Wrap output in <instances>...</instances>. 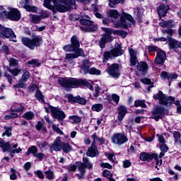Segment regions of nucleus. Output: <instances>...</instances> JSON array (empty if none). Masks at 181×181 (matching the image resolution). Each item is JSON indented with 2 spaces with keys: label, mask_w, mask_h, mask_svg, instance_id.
I'll return each mask as SVG.
<instances>
[{
  "label": "nucleus",
  "mask_w": 181,
  "mask_h": 181,
  "mask_svg": "<svg viewBox=\"0 0 181 181\" xmlns=\"http://www.w3.org/2000/svg\"><path fill=\"white\" fill-rule=\"evenodd\" d=\"M107 100L109 103L114 101V103L118 104L119 103V96L115 93H113L110 96H107Z\"/></svg>",
  "instance_id": "nucleus-31"
},
{
  "label": "nucleus",
  "mask_w": 181,
  "mask_h": 181,
  "mask_svg": "<svg viewBox=\"0 0 181 181\" xmlns=\"http://www.w3.org/2000/svg\"><path fill=\"white\" fill-rule=\"evenodd\" d=\"M35 98L40 103H45V99L43 98V95L42 94V92H40V90H37V91L35 93Z\"/></svg>",
  "instance_id": "nucleus-43"
},
{
  "label": "nucleus",
  "mask_w": 181,
  "mask_h": 181,
  "mask_svg": "<svg viewBox=\"0 0 181 181\" xmlns=\"http://www.w3.org/2000/svg\"><path fill=\"white\" fill-rule=\"evenodd\" d=\"M91 8H92V9H93V12H94L96 18H98V19H102L103 15H101V13H98V9H100V6L97 4H92Z\"/></svg>",
  "instance_id": "nucleus-32"
},
{
  "label": "nucleus",
  "mask_w": 181,
  "mask_h": 181,
  "mask_svg": "<svg viewBox=\"0 0 181 181\" xmlns=\"http://www.w3.org/2000/svg\"><path fill=\"white\" fill-rule=\"evenodd\" d=\"M129 52L130 55V64L131 66H136V63H138V58L136 57V51L134 50V49H129Z\"/></svg>",
  "instance_id": "nucleus-21"
},
{
  "label": "nucleus",
  "mask_w": 181,
  "mask_h": 181,
  "mask_svg": "<svg viewBox=\"0 0 181 181\" xmlns=\"http://www.w3.org/2000/svg\"><path fill=\"white\" fill-rule=\"evenodd\" d=\"M81 25H83L82 26H86V28H88V26L93 25V21L86 19V18H82L80 21Z\"/></svg>",
  "instance_id": "nucleus-39"
},
{
  "label": "nucleus",
  "mask_w": 181,
  "mask_h": 181,
  "mask_svg": "<svg viewBox=\"0 0 181 181\" xmlns=\"http://www.w3.org/2000/svg\"><path fill=\"white\" fill-rule=\"evenodd\" d=\"M60 86L64 88H76L78 86H86L90 90H93V85L84 79H76L75 78H60L58 80Z\"/></svg>",
  "instance_id": "nucleus-3"
},
{
  "label": "nucleus",
  "mask_w": 181,
  "mask_h": 181,
  "mask_svg": "<svg viewBox=\"0 0 181 181\" xmlns=\"http://www.w3.org/2000/svg\"><path fill=\"white\" fill-rule=\"evenodd\" d=\"M89 73L90 74H95L96 76H100L101 74V71L95 68H91L90 69H89Z\"/></svg>",
  "instance_id": "nucleus-51"
},
{
  "label": "nucleus",
  "mask_w": 181,
  "mask_h": 181,
  "mask_svg": "<svg viewBox=\"0 0 181 181\" xmlns=\"http://www.w3.org/2000/svg\"><path fill=\"white\" fill-rule=\"evenodd\" d=\"M36 145L37 146H39L40 149H45V148H47V146H49V143L45 141H37Z\"/></svg>",
  "instance_id": "nucleus-44"
},
{
  "label": "nucleus",
  "mask_w": 181,
  "mask_h": 181,
  "mask_svg": "<svg viewBox=\"0 0 181 181\" xmlns=\"http://www.w3.org/2000/svg\"><path fill=\"white\" fill-rule=\"evenodd\" d=\"M78 98V96L74 97L71 95H69L68 96V101H69V103H77Z\"/></svg>",
  "instance_id": "nucleus-62"
},
{
  "label": "nucleus",
  "mask_w": 181,
  "mask_h": 181,
  "mask_svg": "<svg viewBox=\"0 0 181 181\" xmlns=\"http://www.w3.org/2000/svg\"><path fill=\"white\" fill-rule=\"evenodd\" d=\"M62 149L65 153H69V152H71L73 148L69 143L63 142Z\"/></svg>",
  "instance_id": "nucleus-35"
},
{
  "label": "nucleus",
  "mask_w": 181,
  "mask_h": 181,
  "mask_svg": "<svg viewBox=\"0 0 181 181\" xmlns=\"http://www.w3.org/2000/svg\"><path fill=\"white\" fill-rule=\"evenodd\" d=\"M22 42L24 46H26L31 50H34L36 46H39L42 43V37L39 35H32V39L28 37L22 38Z\"/></svg>",
  "instance_id": "nucleus-8"
},
{
  "label": "nucleus",
  "mask_w": 181,
  "mask_h": 181,
  "mask_svg": "<svg viewBox=\"0 0 181 181\" xmlns=\"http://www.w3.org/2000/svg\"><path fill=\"white\" fill-rule=\"evenodd\" d=\"M101 168L106 169H112V165L108 163H102L100 164Z\"/></svg>",
  "instance_id": "nucleus-63"
},
{
  "label": "nucleus",
  "mask_w": 181,
  "mask_h": 181,
  "mask_svg": "<svg viewBox=\"0 0 181 181\" xmlns=\"http://www.w3.org/2000/svg\"><path fill=\"white\" fill-rule=\"evenodd\" d=\"M165 60H166V53L162 50L158 51L155 63H156V64H162V63H165Z\"/></svg>",
  "instance_id": "nucleus-20"
},
{
  "label": "nucleus",
  "mask_w": 181,
  "mask_h": 181,
  "mask_svg": "<svg viewBox=\"0 0 181 181\" xmlns=\"http://www.w3.org/2000/svg\"><path fill=\"white\" fill-rule=\"evenodd\" d=\"M177 78V75L176 74H169L168 76V81H173Z\"/></svg>",
  "instance_id": "nucleus-58"
},
{
  "label": "nucleus",
  "mask_w": 181,
  "mask_h": 181,
  "mask_svg": "<svg viewBox=\"0 0 181 181\" xmlns=\"http://www.w3.org/2000/svg\"><path fill=\"white\" fill-rule=\"evenodd\" d=\"M11 174L10 175L11 180H16L18 179V176L16 175V170L15 169H11Z\"/></svg>",
  "instance_id": "nucleus-50"
},
{
  "label": "nucleus",
  "mask_w": 181,
  "mask_h": 181,
  "mask_svg": "<svg viewBox=\"0 0 181 181\" xmlns=\"http://www.w3.org/2000/svg\"><path fill=\"white\" fill-rule=\"evenodd\" d=\"M117 112H118V119L119 121H122L124 119V117L125 115H127V112H128V109L127 107L124 105H120L117 108Z\"/></svg>",
  "instance_id": "nucleus-22"
},
{
  "label": "nucleus",
  "mask_w": 181,
  "mask_h": 181,
  "mask_svg": "<svg viewBox=\"0 0 181 181\" xmlns=\"http://www.w3.org/2000/svg\"><path fill=\"white\" fill-rule=\"evenodd\" d=\"M20 5L28 12H37V8L30 6V0H22L20 1Z\"/></svg>",
  "instance_id": "nucleus-18"
},
{
  "label": "nucleus",
  "mask_w": 181,
  "mask_h": 181,
  "mask_svg": "<svg viewBox=\"0 0 181 181\" xmlns=\"http://www.w3.org/2000/svg\"><path fill=\"white\" fill-rule=\"evenodd\" d=\"M169 48L170 50H174V52H178L177 48L179 47V41L173 39L169 40L168 42Z\"/></svg>",
  "instance_id": "nucleus-25"
},
{
  "label": "nucleus",
  "mask_w": 181,
  "mask_h": 181,
  "mask_svg": "<svg viewBox=\"0 0 181 181\" xmlns=\"http://www.w3.org/2000/svg\"><path fill=\"white\" fill-rule=\"evenodd\" d=\"M98 155L99 153L98 149H97V146L91 144V147H90L86 152V156H90V158H95V156H98Z\"/></svg>",
  "instance_id": "nucleus-24"
},
{
  "label": "nucleus",
  "mask_w": 181,
  "mask_h": 181,
  "mask_svg": "<svg viewBox=\"0 0 181 181\" xmlns=\"http://www.w3.org/2000/svg\"><path fill=\"white\" fill-rule=\"evenodd\" d=\"M140 160L143 162H151L153 159H156L157 154L156 153H141L140 154Z\"/></svg>",
  "instance_id": "nucleus-19"
},
{
  "label": "nucleus",
  "mask_w": 181,
  "mask_h": 181,
  "mask_svg": "<svg viewBox=\"0 0 181 181\" xmlns=\"http://www.w3.org/2000/svg\"><path fill=\"white\" fill-rule=\"evenodd\" d=\"M5 132H4L2 134V136H5V135H6V136L9 137L12 135V127H5Z\"/></svg>",
  "instance_id": "nucleus-46"
},
{
  "label": "nucleus",
  "mask_w": 181,
  "mask_h": 181,
  "mask_svg": "<svg viewBox=\"0 0 181 181\" xmlns=\"http://www.w3.org/2000/svg\"><path fill=\"white\" fill-rule=\"evenodd\" d=\"M44 6L47 9H55L58 12H67L70 9L69 0H45Z\"/></svg>",
  "instance_id": "nucleus-4"
},
{
  "label": "nucleus",
  "mask_w": 181,
  "mask_h": 181,
  "mask_svg": "<svg viewBox=\"0 0 181 181\" xmlns=\"http://www.w3.org/2000/svg\"><path fill=\"white\" fill-rule=\"evenodd\" d=\"M29 77H30V73L28 71H24L21 78L23 80V81H28Z\"/></svg>",
  "instance_id": "nucleus-47"
},
{
  "label": "nucleus",
  "mask_w": 181,
  "mask_h": 181,
  "mask_svg": "<svg viewBox=\"0 0 181 181\" xmlns=\"http://www.w3.org/2000/svg\"><path fill=\"white\" fill-rule=\"evenodd\" d=\"M106 156L110 160V162H112V163H115V155L109 153L106 155Z\"/></svg>",
  "instance_id": "nucleus-54"
},
{
  "label": "nucleus",
  "mask_w": 181,
  "mask_h": 181,
  "mask_svg": "<svg viewBox=\"0 0 181 181\" xmlns=\"http://www.w3.org/2000/svg\"><path fill=\"white\" fill-rule=\"evenodd\" d=\"M45 175L47 179L48 180H54V173L52 170H47V171H45Z\"/></svg>",
  "instance_id": "nucleus-36"
},
{
  "label": "nucleus",
  "mask_w": 181,
  "mask_h": 181,
  "mask_svg": "<svg viewBox=\"0 0 181 181\" xmlns=\"http://www.w3.org/2000/svg\"><path fill=\"white\" fill-rule=\"evenodd\" d=\"M104 106L101 103H96L92 105L91 110L92 111H95L96 112H100L103 111Z\"/></svg>",
  "instance_id": "nucleus-34"
},
{
  "label": "nucleus",
  "mask_w": 181,
  "mask_h": 181,
  "mask_svg": "<svg viewBox=\"0 0 181 181\" xmlns=\"http://www.w3.org/2000/svg\"><path fill=\"white\" fill-rule=\"evenodd\" d=\"M166 112V109L162 106H158L153 111V118L156 121H159L162 118V115Z\"/></svg>",
  "instance_id": "nucleus-16"
},
{
  "label": "nucleus",
  "mask_w": 181,
  "mask_h": 181,
  "mask_svg": "<svg viewBox=\"0 0 181 181\" xmlns=\"http://www.w3.org/2000/svg\"><path fill=\"white\" fill-rule=\"evenodd\" d=\"M76 103H78V104H81L82 105H86V104H87V100L86 98H80V96H78Z\"/></svg>",
  "instance_id": "nucleus-56"
},
{
  "label": "nucleus",
  "mask_w": 181,
  "mask_h": 181,
  "mask_svg": "<svg viewBox=\"0 0 181 181\" xmlns=\"http://www.w3.org/2000/svg\"><path fill=\"white\" fill-rule=\"evenodd\" d=\"M154 100H159V103L162 105H165L166 107H170L173 103L175 105H180V101L175 100V98L171 96H166L162 91L159 90L158 93L153 95Z\"/></svg>",
  "instance_id": "nucleus-6"
},
{
  "label": "nucleus",
  "mask_w": 181,
  "mask_h": 181,
  "mask_svg": "<svg viewBox=\"0 0 181 181\" xmlns=\"http://www.w3.org/2000/svg\"><path fill=\"white\" fill-rule=\"evenodd\" d=\"M35 175L37 176L40 179H45V175H43V173L40 170H37L34 172Z\"/></svg>",
  "instance_id": "nucleus-64"
},
{
  "label": "nucleus",
  "mask_w": 181,
  "mask_h": 181,
  "mask_svg": "<svg viewBox=\"0 0 181 181\" xmlns=\"http://www.w3.org/2000/svg\"><path fill=\"white\" fill-rule=\"evenodd\" d=\"M9 13L6 11V9H5L4 7L0 6V19H6V18H8L11 21H19L21 19V11L16 8H8Z\"/></svg>",
  "instance_id": "nucleus-5"
},
{
  "label": "nucleus",
  "mask_w": 181,
  "mask_h": 181,
  "mask_svg": "<svg viewBox=\"0 0 181 181\" xmlns=\"http://www.w3.org/2000/svg\"><path fill=\"white\" fill-rule=\"evenodd\" d=\"M46 112H51L53 118H56L59 122L63 121L66 118V113L63 110H59L57 107L53 106H48L45 107Z\"/></svg>",
  "instance_id": "nucleus-10"
},
{
  "label": "nucleus",
  "mask_w": 181,
  "mask_h": 181,
  "mask_svg": "<svg viewBox=\"0 0 181 181\" xmlns=\"http://www.w3.org/2000/svg\"><path fill=\"white\" fill-rule=\"evenodd\" d=\"M136 69L141 74H146L148 69V64L145 62H140L138 63Z\"/></svg>",
  "instance_id": "nucleus-23"
},
{
  "label": "nucleus",
  "mask_w": 181,
  "mask_h": 181,
  "mask_svg": "<svg viewBox=\"0 0 181 181\" xmlns=\"http://www.w3.org/2000/svg\"><path fill=\"white\" fill-rule=\"evenodd\" d=\"M0 37L9 39L11 42H16V35L11 28H5L0 24Z\"/></svg>",
  "instance_id": "nucleus-11"
},
{
  "label": "nucleus",
  "mask_w": 181,
  "mask_h": 181,
  "mask_svg": "<svg viewBox=\"0 0 181 181\" xmlns=\"http://www.w3.org/2000/svg\"><path fill=\"white\" fill-rule=\"evenodd\" d=\"M45 156V153H37L34 155V158H37L39 160H43Z\"/></svg>",
  "instance_id": "nucleus-59"
},
{
  "label": "nucleus",
  "mask_w": 181,
  "mask_h": 181,
  "mask_svg": "<svg viewBox=\"0 0 181 181\" xmlns=\"http://www.w3.org/2000/svg\"><path fill=\"white\" fill-rule=\"evenodd\" d=\"M8 71L15 77H16V76H18L20 73H21V69H18V68H15V69H9Z\"/></svg>",
  "instance_id": "nucleus-49"
},
{
  "label": "nucleus",
  "mask_w": 181,
  "mask_h": 181,
  "mask_svg": "<svg viewBox=\"0 0 181 181\" xmlns=\"http://www.w3.org/2000/svg\"><path fill=\"white\" fill-rule=\"evenodd\" d=\"M91 137L93 139L92 145L93 146H95V142H99L101 145L105 144V139L103 137H98V136H97V133H94Z\"/></svg>",
  "instance_id": "nucleus-27"
},
{
  "label": "nucleus",
  "mask_w": 181,
  "mask_h": 181,
  "mask_svg": "<svg viewBox=\"0 0 181 181\" xmlns=\"http://www.w3.org/2000/svg\"><path fill=\"white\" fill-rule=\"evenodd\" d=\"M130 23H133V25H135V20H134V18H132V16L123 13L121 18L120 22L119 25H115V28H129L131 26Z\"/></svg>",
  "instance_id": "nucleus-9"
},
{
  "label": "nucleus",
  "mask_w": 181,
  "mask_h": 181,
  "mask_svg": "<svg viewBox=\"0 0 181 181\" xmlns=\"http://www.w3.org/2000/svg\"><path fill=\"white\" fill-rule=\"evenodd\" d=\"M121 2V0H109V6L110 8H114V6L118 5Z\"/></svg>",
  "instance_id": "nucleus-52"
},
{
  "label": "nucleus",
  "mask_w": 181,
  "mask_h": 181,
  "mask_svg": "<svg viewBox=\"0 0 181 181\" xmlns=\"http://www.w3.org/2000/svg\"><path fill=\"white\" fill-rule=\"evenodd\" d=\"M134 107H141V108H146V104L144 100H138L134 101Z\"/></svg>",
  "instance_id": "nucleus-42"
},
{
  "label": "nucleus",
  "mask_w": 181,
  "mask_h": 181,
  "mask_svg": "<svg viewBox=\"0 0 181 181\" xmlns=\"http://www.w3.org/2000/svg\"><path fill=\"white\" fill-rule=\"evenodd\" d=\"M31 21L33 22V23H39V22H40V16L33 15L31 17Z\"/></svg>",
  "instance_id": "nucleus-57"
},
{
  "label": "nucleus",
  "mask_w": 181,
  "mask_h": 181,
  "mask_svg": "<svg viewBox=\"0 0 181 181\" xmlns=\"http://www.w3.org/2000/svg\"><path fill=\"white\" fill-rule=\"evenodd\" d=\"M11 110L15 112H23V106L19 103H14L11 107Z\"/></svg>",
  "instance_id": "nucleus-30"
},
{
  "label": "nucleus",
  "mask_w": 181,
  "mask_h": 181,
  "mask_svg": "<svg viewBox=\"0 0 181 181\" xmlns=\"http://www.w3.org/2000/svg\"><path fill=\"white\" fill-rule=\"evenodd\" d=\"M62 145H63V143H62L61 137L58 136L54 141L53 144H51L49 145V148L50 149H52V151H55V152H59V151H62Z\"/></svg>",
  "instance_id": "nucleus-17"
},
{
  "label": "nucleus",
  "mask_w": 181,
  "mask_h": 181,
  "mask_svg": "<svg viewBox=\"0 0 181 181\" xmlns=\"http://www.w3.org/2000/svg\"><path fill=\"white\" fill-rule=\"evenodd\" d=\"M71 45H68L64 47V50L65 52H74V53H69L66 54L65 60L69 63H71L74 59H77V57H80V56H83L84 52L83 49H80V42H78V38L76 35H73L71 38Z\"/></svg>",
  "instance_id": "nucleus-1"
},
{
  "label": "nucleus",
  "mask_w": 181,
  "mask_h": 181,
  "mask_svg": "<svg viewBox=\"0 0 181 181\" xmlns=\"http://www.w3.org/2000/svg\"><path fill=\"white\" fill-rule=\"evenodd\" d=\"M128 141V137H127L122 133H116L113 134L112 136V142L115 145H117L118 146H121V145H124V144H127Z\"/></svg>",
  "instance_id": "nucleus-13"
},
{
  "label": "nucleus",
  "mask_w": 181,
  "mask_h": 181,
  "mask_svg": "<svg viewBox=\"0 0 181 181\" xmlns=\"http://www.w3.org/2000/svg\"><path fill=\"white\" fill-rule=\"evenodd\" d=\"M107 71L114 78H118L120 76L119 65L118 64H113L107 68Z\"/></svg>",
  "instance_id": "nucleus-15"
},
{
  "label": "nucleus",
  "mask_w": 181,
  "mask_h": 181,
  "mask_svg": "<svg viewBox=\"0 0 181 181\" xmlns=\"http://www.w3.org/2000/svg\"><path fill=\"white\" fill-rule=\"evenodd\" d=\"M160 26H161V28H172V26H173V21H172V20L168 21H163L160 23Z\"/></svg>",
  "instance_id": "nucleus-37"
},
{
  "label": "nucleus",
  "mask_w": 181,
  "mask_h": 181,
  "mask_svg": "<svg viewBox=\"0 0 181 181\" xmlns=\"http://www.w3.org/2000/svg\"><path fill=\"white\" fill-rule=\"evenodd\" d=\"M103 176L104 177H107V179L110 178V177H112V173H111V172H110V170H105L103 172Z\"/></svg>",
  "instance_id": "nucleus-55"
},
{
  "label": "nucleus",
  "mask_w": 181,
  "mask_h": 181,
  "mask_svg": "<svg viewBox=\"0 0 181 181\" xmlns=\"http://www.w3.org/2000/svg\"><path fill=\"white\" fill-rule=\"evenodd\" d=\"M122 54H124V50L122 49V47L119 43H116L115 45L114 49L104 53L103 62L105 63H107L108 59H112V57H118V56H122Z\"/></svg>",
  "instance_id": "nucleus-7"
},
{
  "label": "nucleus",
  "mask_w": 181,
  "mask_h": 181,
  "mask_svg": "<svg viewBox=\"0 0 181 181\" xmlns=\"http://www.w3.org/2000/svg\"><path fill=\"white\" fill-rule=\"evenodd\" d=\"M37 151H38L37 147H36V146H32L28 148V151H26L25 155H27V156H29V155L32 153L33 156H35Z\"/></svg>",
  "instance_id": "nucleus-33"
},
{
  "label": "nucleus",
  "mask_w": 181,
  "mask_h": 181,
  "mask_svg": "<svg viewBox=\"0 0 181 181\" xmlns=\"http://www.w3.org/2000/svg\"><path fill=\"white\" fill-rule=\"evenodd\" d=\"M100 90H101V88H100V86L95 87V91L93 93V97H95V98L99 97Z\"/></svg>",
  "instance_id": "nucleus-60"
},
{
  "label": "nucleus",
  "mask_w": 181,
  "mask_h": 181,
  "mask_svg": "<svg viewBox=\"0 0 181 181\" xmlns=\"http://www.w3.org/2000/svg\"><path fill=\"white\" fill-rule=\"evenodd\" d=\"M157 11L159 16L163 17L165 15H166L168 11H169V6L161 5L157 8Z\"/></svg>",
  "instance_id": "nucleus-28"
},
{
  "label": "nucleus",
  "mask_w": 181,
  "mask_h": 181,
  "mask_svg": "<svg viewBox=\"0 0 181 181\" xmlns=\"http://www.w3.org/2000/svg\"><path fill=\"white\" fill-rule=\"evenodd\" d=\"M69 120L71 124H80L81 122V117L77 115H72L69 117Z\"/></svg>",
  "instance_id": "nucleus-29"
},
{
  "label": "nucleus",
  "mask_w": 181,
  "mask_h": 181,
  "mask_svg": "<svg viewBox=\"0 0 181 181\" xmlns=\"http://www.w3.org/2000/svg\"><path fill=\"white\" fill-rule=\"evenodd\" d=\"M109 16L114 19H117L118 16H119V13H118V11L117 10L112 9L109 11Z\"/></svg>",
  "instance_id": "nucleus-41"
},
{
  "label": "nucleus",
  "mask_w": 181,
  "mask_h": 181,
  "mask_svg": "<svg viewBox=\"0 0 181 181\" xmlns=\"http://www.w3.org/2000/svg\"><path fill=\"white\" fill-rule=\"evenodd\" d=\"M81 30L83 32H95L97 29H98V26L95 24H92L90 25H88V27L86 26H81L80 27Z\"/></svg>",
  "instance_id": "nucleus-26"
},
{
  "label": "nucleus",
  "mask_w": 181,
  "mask_h": 181,
  "mask_svg": "<svg viewBox=\"0 0 181 181\" xmlns=\"http://www.w3.org/2000/svg\"><path fill=\"white\" fill-rule=\"evenodd\" d=\"M26 86V81H23L21 78L18 80V84L14 86V88H25Z\"/></svg>",
  "instance_id": "nucleus-38"
},
{
  "label": "nucleus",
  "mask_w": 181,
  "mask_h": 181,
  "mask_svg": "<svg viewBox=\"0 0 181 181\" xmlns=\"http://www.w3.org/2000/svg\"><path fill=\"white\" fill-rule=\"evenodd\" d=\"M18 148V144H13L11 141L5 143L3 146L4 152H10V153H21L22 152V148L21 147Z\"/></svg>",
  "instance_id": "nucleus-14"
},
{
  "label": "nucleus",
  "mask_w": 181,
  "mask_h": 181,
  "mask_svg": "<svg viewBox=\"0 0 181 181\" xmlns=\"http://www.w3.org/2000/svg\"><path fill=\"white\" fill-rule=\"evenodd\" d=\"M52 129L55 132H57V134H59V135H63V131H62V129H60V128H59V127L56 124H52Z\"/></svg>",
  "instance_id": "nucleus-53"
},
{
  "label": "nucleus",
  "mask_w": 181,
  "mask_h": 181,
  "mask_svg": "<svg viewBox=\"0 0 181 181\" xmlns=\"http://www.w3.org/2000/svg\"><path fill=\"white\" fill-rule=\"evenodd\" d=\"M8 62H9V65L11 67H16L18 66V64H19L18 62V60L13 58H9Z\"/></svg>",
  "instance_id": "nucleus-48"
},
{
  "label": "nucleus",
  "mask_w": 181,
  "mask_h": 181,
  "mask_svg": "<svg viewBox=\"0 0 181 181\" xmlns=\"http://www.w3.org/2000/svg\"><path fill=\"white\" fill-rule=\"evenodd\" d=\"M101 30L105 32V33L102 35V37L99 42V46L101 49H104V47H105L106 43H109L114 40V37L111 35H117V36H121L123 38L126 37L127 35H128L127 32L121 30H114L105 27H101Z\"/></svg>",
  "instance_id": "nucleus-2"
},
{
  "label": "nucleus",
  "mask_w": 181,
  "mask_h": 181,
  "mask_svg": "<svg viewBox=\"0 0 181 181\" xmlns=\"http://www.w3.org/2000/svg\"><path fill=\"white\" fill-rule=\"evenodd\" d=\"M78 169L81 175L86 173V169L91 170L93 169V163L90 162V160L87 157L83 158V163H77Z\"/></svg>",
  "instance_id": "nucleus-12"
},
{
  "label": "nucleus",
  "mask_w": 181,
  "mask_h": 181,
  "mask_svg": "<svg viewBox=\"0 0 181 181\" xmlns=\"http://www.w3.org/2000/svg\"><path fill=\"white\" fill-rule=\"evenodd\" d=\"M81 71L83 72V74H87V73H90V66L82 65Z\"/></svg>",
  "instance_id": "nucleus-61"
},
{
  "label": "nucleus",
  "mask_w": 181,
  "mask_h": 181,
  "mask_svg": "<svg viewBox=\"0 0 181 181\" xmlns=\"http://www.w3.org/2000/svg\"><path fill=\"white\" fill-rule=\"evenodd\" d=\"M173 136H174V139L175 143L177 144V145H181V140H180V132H174L173 133Z\"/></svg>",
  "instance_id": "nucleus-40"
},
{
  "label": "nucleus",
  "mask_w": 181,
  "mask_h": 181,
  "mask_svg": "<svg viewBox=\"0 0 181 181\" xmlns=\"http://www.w3.org/2000/svg\"><path fill=\"white\" fill-rule=\"evenodd\" d=\"M35 117V113L33 112H27L25 115H23V117L25 119H33Z\"/></svg>",
  "instance_id": "nucleus-45"
}]
</instances>
